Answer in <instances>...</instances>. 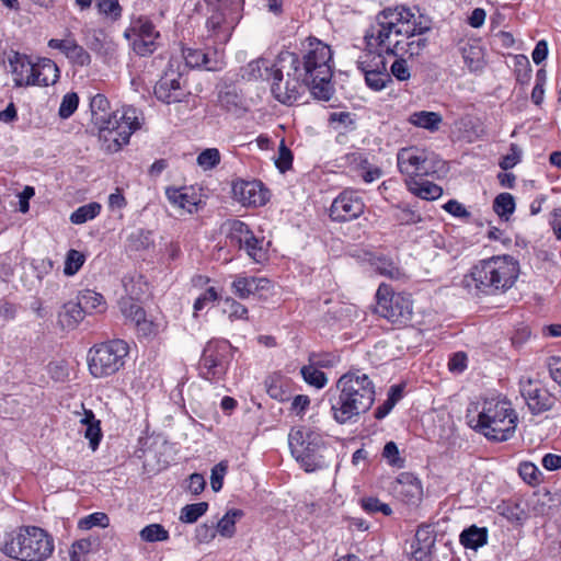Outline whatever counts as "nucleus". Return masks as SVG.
Instances as JSON below:
<instances>
[{"label":"nucleus","instance_id":"a18cd8bd","mask_svg":"<svg viewBox=\"0 0 561 561\" xmlns=\"http://www.w3.org/2000/svg\"><path fill=\"white\" fill-rule=\"evenodd\" d=\"M84 261L85 256L81 252L73 249L69 250L65 261L64 273L68 276L75 275L81 268Z\"/></svg>","mask_w":561,"mask_h":561},{"label":"nucleus","instance_id":"aec40b11","mask_svg":"<svg viewBox=\"0 0 561 561\" xmlns=\"http://www.w3.org/2000/svg\"><path fill=\"white\" fill-rule=\"evenodd\" d=\"M136 28L137 35L133 42L135 53L140 56L153 53L157 48L156 39L159 37L154 25L149 20L139 19Z\"/></svg>","mask_w":561,"mask_h":561},{"label":"nucleus","instance_id":"4be33fe9","mask_svg":"<svg viewBox=\"0 0 561 561\" xmlns=\"http://www.w3.org/2000/svg\"><path fill=\"white\" fill-rule=\"evenodd\" d=\"M393 490L396 496L405 504L416 505L422 500V485L412 474H402Z\"/></svg>","mask_w":561,"mask_h":561},{"label":"nucleus","instance_id":"5701e85b","mask_svg":"<svg viewBox=\"0 0 561 561\" xmlns=\"http://www.w3.org/2000/svg\"><path fill=\"white\" fill-rule=\"evenodd\" d=\"M10 66L14 76L15 87L34 85V62L30 57L15 53L10 58Z\"/></svg>","mask_w":561,"mask_h":561},{"label":"nucleus","instance_id":"7ed1b4c3","mask_svg":"<svg viewBox=\"0 0 561 561\" xmlns=\"http://www.w3.org/2000/svg\"><path fill=\"white\" fill-rule=\"evenodd\" d=\"M92 123L99 129L100 139L108 151H118L129 142L133 133L141 127V113L134 106L110 112V102L103 94H96L90 102Z\"/></svg>","mask_w":561,"mask_h":561},{"label":"nucleus","instance_id":"0eeeda50","mask_svg":"<svg viewBox=\"0 0 561 561\" xmlns=\"http://www.w3.org/2000/svg\"><path fill=\"white\" fill-rule=\"evenodd\" d=\"M517 413L505 400H484L477 419L469 420L471 427L490 440L505 442L513 437L517 427Z\"/></svg>","mask_w":561,"mask_h":561},{"label":"nucleus","instance_id":"cd10ccee","mask_svg":"<svg viewBox=\"0 0 561 561\" xmlns=\"http://www.w3.org/2000/svg\"><path fill=\"white\" fill-rule=\"evenodd\" d=\"M420 179L421 178L405 180V185L412 194L426 201H434L442 196L443 188L440 186L433 182Z\"/></svg>","mask_w":561,"mask_h":561},{"label":"nucleus","instance_id":"c85d7f7f","mask_svg":"<svg viewBox=\"0 0 561 561\" xmlns=\"http://www.w3.org/2000/svg\"><path fill=\"white\" fill-rule=\"evenodd\" d=\"M182 54L186 66L190 68L204 67L209 71L220 69L219 62L217 60H213L210 56L202 49L184 48Z\"/></svg>","mask_w":561,"mask_h":561},{"label":"nucleus","instance_id":"774afa93","mask_svg":"<svg viewBox=\"0 0 561 561\" xmlns=\"http://www.w3.org/2000/svg\"><path fill=\"white\" fill-rule=\"evenodd\" d=\"M547 367L549 369L550 377L559 386H561V357L552 356L548 358Z\"/></svg>","mask_w":561,"mask_h":561},{"label":"nucleus","instance_id":"9d476101","mask_svg":"<svg viewBox=\"0 0 561 561\" xmlns=\"http://www.w3.org/2000/svg\"><path fill=\"white\" fill-rule=\"evenodd\" d=\"M288 444L291 455L307 472L316 471L324 466V459L320 455L323 439L319 433L306 427L293 428L288 435Z\"/></svg>","mask_w":561,"mask_h":561},{"label":"nucleus","instance_id":"f257e3e1","mask_svg":"<svg viewBox=\"0 0 561 561\" xmlns=\"http://www.w3.org/2000/svg\"><path fill=\"white\" fill-rule=\"evenodd\" d=\"M376 26L366 32L368 46L376 41L377 46L385 47L386 55L410 57L419 56L427 46V39L421 37L430 31L428 25L417 23L415 14L409 8H387L376 18Z\"/></svg>","mask_w":561,"mask_h":561},{"label":"nucleus","instance_id":"49530a36","mask_svg":"<svg viewBox=\"0 0 561 561\" xmlns=\"http://www.w3.org/2000/svg\"><path fill=\"white\" fill-rule=\"evenodd\" d=\"M413 543L416 546L433 548L435 545L434 527L430 524H423L419 526Z\"/></svg>","mask_w":561,"mask_h":561},{"label":"nucleus","instance_id":"79ce46f5","mask_svg":"<svg viewBox=\"0 0 561 561\" xmlns=\"http://www.w3.org/2000/svg\"><path fill=\"white\" fill-rule=\"evenodd\" d=\"M394 218L401 225H415L423 220L421 214L409 205L398 206Z\"/></svg>","mask_w":561,"mask_h":561},{"label":"nucleus","instance_id":"6ab92c4d","mask_svg":"<svg viewBox=\"0 0 561 561\" xmlns=\"http://www.w3.org/2000/svg\"><path fill=\"white\" fill-rule=\"evenodd\" d=\"M520 393L533 414L549 411L556 402V398L547 389L530 378L520 380Z\"/></svg>","mask_w":561,"mask_h":561},{"label":"nucleus","instance_id":"2f4dec72","mask_svg":"<svg viewBox=\"0 0 561 561\" xmlns=\"http://www.w3.org/2000/svg\"><path fill=\"white\" fill-rule=\"evenodd\" d=\"M167 197L174 206L192 214L197 208V199L193 194H188L186 188H167Z\"/></svg>","mask_w":561,"mask_h":561},{"label":"nucleus","instance_id":"bf43d9fd","mask_svg":"<svg viewBox=\"0 0 561 561\" xmlns=\"http://www.w3.org/2000/svg\"><path fill=\"white\" fill-rule=\"evenodd\" d=\"M209 5L214 9L225 10V11H239L242 13L243 10V0H207Z\"/></svg>","mask_w":561,"mask_h":561},{"label":"nucleus","instance_id":"0e129e2a","mask_svg":"<svg viewBox=\"0 0 561 561\" xmlns=\"http://www.w3.org/2000/svg\"><path fill=\"white\" fill-rule=\"evenodd\" d=\"M67 58L78 66H88L91 62L89 53L78 43L75 45Z\"/></svg>","mask_w":561,"mask_h":561},{"label":"nucleus","instance_id":"f03ea898","mask_svg":"<svg viewBox=\"0 0 561 561\" xmlns=\"http://www.w3.org/2000/svg\"><path fill=\"white\" fill-rule=\"evenodd\" d=\"M331 412L334 421L345 424L353 417L366 413L375 402V385L369 376L360 370L342 375L334 389L329 391Z\"/></svg>","mask_w":561,"mask_h":561},{"label":"nucleus","instance_id":"1a4fd4ad","mask_svg":"<svg viewBox=\"0 0 561 561\" xmlns=\"http://www.w3.org/2000/svg\"><path fill=\"white\" fill-rule=\"evenodd\" d=\"M128 353V344L119 339L92 346L88 353L91 375L104 378L116 374L124 366Z\"/></svg>","mask_w":561,"mask_h":561},{"label":"nucleus","instance_id":"a878e982","mask_svg":"<svg viewBox=\"0 0 561 561\" xmlns=\"http://www.w3.org/2000/svg\"><path fill=\"white\" fill-rule=\"evenodd\" d=\"M88 47L101 56H113L116 44L103 30H92L87 37Z\"/></svg>","mask_w":561,"mask_h":561},{"label":"nucleus","instance_id":"de8ad7c7","mask_svg":"<svg viewBox=\"0 0 561 561\" xmlns=\"http://www.w3.org/2000/svg\"><path fill=\"white\" fill-rule=\"evenodd\" d=\"M360 504L363 510L370 514L379 512L382 513L385 516H389L392 514L391 507L388 504L380 502L377 497H364L360 500Z\"/></svg>","mask_w":561,"mask_h":561},{"label":"nucleus","instance_id":"72a5a7b5","mask_svg":"<svg viewBox=\"0 0 561 561\" xmlns=\"http://www.w3.org/2000/svg\"><path fill=\"white\" fill-rule=\"evenodd\" d=\"M488 531L485 528H479L477 526H470L465 529L460 535V542L463 547L469 549H477L486 543Z\"/></svg>","mask_w":561,"mask_h":561},{"label":"nucleus","instance_id":"e2e57ef3","mask_svg":"<svg viewBox=\"0 0 561 561\" xmlns=\"http://www.w3.org/2000/svg\"><path fill=\"white\" fill-rule=\"evenodd\" d=\"M262 70H264L265 72L271 70L268 60H266L264 58H260V59L251 61L248 65L249 79L262 78L263 77Z\"/></svg>","mask_w":561,"mask_h":561},{"label":"nucleus","instance_id":"8fccbe9b","mask_svg":"<svg viewBox=\"0 0 561 561\" xmlns=\"http://www.w3.org/2000/svg\"><path fill=\"white\" fill-rule=\"evenodd\" d=\"M79 98L77 93L71 92L64 95L58 114L61 118H69L78 108Z\"/></svg>","mask_w":561,"mask_h":561},{"label":"nucleus","instance_id":"680f3d73","mask_svg":"<svg viewBox=\"0 0 561 561\" xmlns=\"http://www.w3.org/2000/svg\"><path fill=\"white\" fill-rule=\"evenodd\" d=\"M519 476L529 484L538 481L540 474L538 468L531 462H523L518 468Z\"/></svg>","mask_w":561,"mask_h":561},{"label":"nucleus","instance_id":"c03bdc74","mask_svg":"<svg viewBox=\"0 0 561 561\" xmlns=\"http://www.w3.org/2000/svg\"><path fill=\"white\" fill-rule=\"evenodd\" d=\"M220 106L228 112H238L242 107V98L234 90H226L219 94Z\"/></svg>","mask_w":561,"mask_h":561},{"label":"nucleus","instance_id":"3c124183","mask_svg":"<svg viewBox=\"0 0 561 561\" xmlns=\"http://www.w3.org/2000/svg\"><path fill=\"white\" fill-rule=\"evenodd\" d=\"M308 360L317 368H331L339 362V357L333 353H311Z\"/></svg>","mask_w":561,"mask_h":561},{"label":"nucleus","instance_id":"423d86ee","mask_svg":"<svg viewBox=\"0 0 561 561\" xmlns=\"http://www.w3.org/2000/svg\"><path fill=\"white\" fill-rule=\"evenodd\" d=\"M54 538L38 526H20L7 538L1 551L18 561H45L54 552Z\"/></svg>","mask_w":561,"mask_h":561},{"label":"nucleus","instance_id":"9b49d317","mask_svg":"<svg viewBox=\"0 0 561 561\" xmlns=\"http://www.w3.org/2000/svg\"><path fill=\"white\" fill-rule=\"evenodd\" d=\"M440 163L435 153L416 146L401 148L397 153V165L405 180L432 175Z\"/></svg>","mask_w":561,"mask_h":561},{"label":"nucleus","instance_id":"c756f323","mask_svg":"<svg viewBox=\"0 0 561 561\" xmlns=\"http://www.w3.org/2000/svg\"><path fill=\"white\" fill-rule=\"evenodd\" d=\"M460 50L463 61L470 71L477 72L484 68V54L482 47L479 44L465 43Z\"/></svg>","mask_w":561,"mask_h":561},{"label":"nucleus","instance_id":"4c0bfd02","mask_svg":"<svg viewBox=\"0 0 561 561\" xmlns=\"http://www.w3.org/2000/svg\"><path fill=\"white\" fill-rule=\"evenodd\" d=\"M300 374L308 385L313 386L317 389L323 388L328 382L325 374L321 371L320 368H317L311 364L302 366Z\"/></svg>","mask_w":561,"mask_h":561},{"label":"nucleus","instance_id":"39448f33","mask_svg":"<svg viewBox=\"0 0 561 561\" xmlns=\"http://www.w3.org/2000/svg\"><path fill=\"white\" fill-rule=\"evenodd\" d=\"M308 41V48L302 59L299 58L297 70L305 78V84L314 98L329 101L334 93L331 82L333 72L330 65L332 51L330 46L317 38H309Z\"/></svg>","mask_w":561,"mask_h":561},{"label":"nucleus","instance_id":"a211bd4d","mask_svg":"<svg viewBox=\"0 0 561 561\" xmlns=\"http://www.w3.org/2000/svg\"><path fill=\"white\" fill-rule=\"evenodd\" d=\"M365 209L363 199L353 191L342 192L330 207V218L334 221H351L358 218Z\"/></svg>","mask_w":561,"mask_h":561},{"label":"nucleus","instance_id":"4d7b16f0","mask_svg":"<svg viewBox=\"0 0 561 561\" xmlns=\"http://www.w3.org/2000/svg\"><path fill=\"white\" fill-rule=\"evenodd\" d=\"M92 541L89 539H80L72 543L69 557L70 561H81L82 556L90 552Z\"/></svg>","mask_w":561,"mask_h":561},{"label":"nucleus","instance_id":"09e8293b","mask_svg":"<svg viewBox=\"0 0 561 561\" xmlns=\"http://www.w3.org/2000/svg\"><path fill=\"white\" fill-rule=\"evenodd\" d=\"M220 162V153L216 148H208L203 150L197 157V163L204 170H210L218 165Z\"/></svg>","mask_w":561,"mask_h":561},{"label":"nucleus","instance_id":"13d9d810","mask_svg":"<svg viewBox=\"0 0 561 561\" xmlns=\"http://www.w3.org/2000/svg\"><path fill=\"white\" fill-rule=\"evenodd\" d=\"M382 456L386 458L391 466L402 468L404 460L399 457V448L394 442H388L382 450Z\"/></svg>","mask_w":561,"mask_h":561},{"label":"nucleus","instance_id":"6e6552de","mask_svg":"<svg viewBox=\"0 0 561 561\" xmlns=\"http://www.w3.org/2000/svg\"><path fill=\"white\" fill-rule=\"evenodd\" d=\"M299 56L293 51H280L275 64L271 67L272 85L271 91L274 98L283 104L295 103L301 91L307 88L305 78L297 70Z\"/></svg>","mask_w":561,"mask_h":561},{"label":"nucleus","instance_id":"4468645a","mask_svg":"<svg viewBox=\"0 0 561 561\" xmlns=\"http://www.w3.org/2000/svg\"><path fill=\"white\" fill-rule=\"evenodd\" d=\"M227 242L230 247L244 250L247 255L255 263L267 260V252L263 248V239L254 236L247 224L240 220H231L227 224Z\"/></svg>","mask_w":561,"mask_h":561},{"label":"nucleus","instance_id":"338daca9","mask_svg":"<svg viewBox=\"0 0 561 561\" xmlns=\"http://www.w3.org/2000/svg\"><path fill=\"white\" fill-rule=\"evenodd\" d=\"M216 536V529L214 524L207 525L202 524L195 529V538L199 543H206L213 540Z\"/></svg>","mask_w":561,"mask_h":561},{"label":"nucleus","instance_id":"473e14b6","mask_svg":"<svg viewBox=\"0 0 561 561\" xmlns=\"http://www.w3.org/2000/svg\"><path fill=\"white\" fill-rule=\"evenodd\" d=\"M77 299L81 304L84 312H103L106 309V301L104 297L91 289H83L79 291Z\"/></svg>","mask_w":561,"mask_h":561},{"label":"nucleus","instance_id":"052dcab7","mask_svg":"<svg viewBox=\"0 0 561 561\" xmlns=\"http://www.w3.org/2000/svg\"><path fill=\"white\" fill-rule=\"evenodd\" d=\"M390 71L391 75L396 77L399 81L409 80L411 77L408 62L403 58L394 60V62L390 67Z\"/></svg>","mask_w":561,"mask_h":561},{"label":"nucleus","instance_id":"5fc2aeb1","mask_svg":"<svg viewBox=\"0 0 561 561\" xmlns=\"http://www.w3.org/2000/svg\"><path fill=\"white\" fill-rule=\"evenodd\" d=\"M225 306L224 311L230 319H247L248 309L242 304L232 298H226Z\"/></svg>","mask_w":561,"mask_h":561},{"label":"nucleus","instance_id":"20e7f679","mask_svg":"<svg viewBox=\"0 0 561 561\" xmlns=\"http://www.w3.org/2000/svg\"><path fill=\"white\" fill-rule=\"evenodd\" d=\"M519 264L511 255H495L477 262L462 278V286L476 296H496L516 283Z\"/></svg>","mask_w":561,"mask_h":561},{"label":"nucleus","instance_id":"a19ab883","mask_svg":"<svg viewBox=\"0 0 561 561\" xmlns=\"http://www.w3.org/2000/svg\"><path fill=\"white\" fill-rule=\"evenodd\" d=\"M80 423L85 426L84 437L89 440V446L92 450L99 447L102 439L101 422L85 421L83 417Z\"/></svg>","mask_w":561,"mask_h":561},{"label":"nucleus","instance_id":"58836bf2","mask_svg":"<svg viewBox=\"0 0 561 561\" xmlns=\"http://www.w3.org/2000/svg\"><path fill=\"white\" fill-rule=\"evenodd\" d=\"M139 536L146 542L167 541L169 531L161 524H150L140 530Z\"/></svg>","mask_w":561,"mask_h":561},{"label":"nucleus","instance_id":"864d4df0","mask_svg":"<svg viewBox=\"0 0 561 561\" xmlns=\"http://www.w3.org/2000/svg\"><path fill=\"white\" fill-rule=\"evenodd\" d=\"M275 165L279 172L285 173L293 165V153L289 148L282 140L278 147V157L275 160Z\"/></svg>","mask_w":561,"mask_h":561},{"label":"nucleus","instance_id":"69168bd1","mask_svg":"<svg viewBox=\"0 0 561 561\" xmlns=\"http://www.w3.org/2000/svg\"><path fill=\"white\" fill-rule=\"evenodd\" d=\"M227 472V465L219 462L211 469L210 485L215 492L222 488L224 477Z\"/></svg>","mask_w":561,"mask_h":561},{"label":"nucleus","instance_id":"b1692460","mask_svg":"<svg viewBox=\"0 0 561 561\" xmlns=\"http://www.w3.org/2000/svg\"><path fill=\"white\" fill-rule=\"evenodd\" d=\"M34 85L48 87L55 84L59 79L57 65L48 58H41L34 62Z\"/></svg>","mask_w":561,"mask_h":561},{"label":"nucleus","instance_id":"ddd939ff","mask_svg":"<svg viewBox=\"0 0 561 561\" xmlns=\"http://www.w3.org/2000/svg\"><path fill=\"white\" fill-rule=\"evenodd\" d=\"M231 344L227 340L209 341L198 363L202 378L218 382L224 379L230 362Z\"/></svg>","mask_w":561,"mask_h":561},{"label":"nucleus","instance_id":"ea45409f","mask_svg":"<svg viewBox=\"0 0 561 561\" xmlns=\"http://www.w3.org/2000/svg\"><path fill=\"white\" fill-rule=\"evenodd\" d=\"M208 510L206 502L187 504L181 510L180 520L183 523H195Z\"/></svg>","mask_w":561,"mask_h":561},{"label":"nucleus","instance_id":"603ef678","mask_svg":"<svg viewBox=\"0 0 561 561\" xmlns=\"http://www.w3.org/2000/svg\"><path fill=\"white\" fill-rule=\"evenodd\" d=\"M110 525V518L105 513L96 512L80 519L79 528L91 529L94 526L105 528Z\"/></svg>","mask_w":561,"mask_h":561},{"label":"nucleus","instance_id":"412c9836","mask_svg":"<svg viewBox=\"0 0 561 561\" xmlns=\"http://www.w3.org/2000/svg\"><path fill=\"white\" fill-rule=\"evenodd\" d=\"M365 41H367L365 38ZM373 45L368 46V42H366L367 48L364 50V53L359 56L357 59V68L363 72L366 73L367 71H386L387 70V62L385 59V47L377 46L376 41L371 39Z\"/></svg>","mask_w":561,"mask_h":561},{"label":"nucleus","instance_id":"bb28decb","mask_svg":"<svg viewBox=\"0 0 561 561\" xmlns=\"http://www.w3.org/2000/svg\"><path fill=\"white\" fill-rule=\"evenodd\" d=\"M84 309L78 299L77 301H68L58 313V323L62 329L73 330L84 319Z\"/></svg>","mask_w":561,"mask_h":561},{"label":"nucleus","instance_id":"e433bc0d","mask_svg":"<svg viewBox=\"0 0 561 561\" xmlns=\"http://www.w3.org/2000/svg\"><path fill=\"white\" fill-rule=\"evenodd\" d=\"M493 210L502 218L507 220L515 210V201L512 194L501 193L493 202Z\"/></svg>","mask_w":561,"mask_h":561},{"label":"nucleus","instance_id":"f8f14e48","mask_svg":"<svg viewBox=\"0 0 561 561\" xmlns=\"http://www.w3.org/2000/svg\"><path fill=\"white\" fill-rule=\"evenodd\" d=\"M376 312L396 325H407L413 314L410 296L394 294L390 286L381 284L376 293Z\"/></svg>","mask_w":561,"mask_h":561},{"label":"nucleus","instance_id":"f3484780","mask_svg":"<svg viewBox=\"0 0 561 561\" xmlns=\"http://www.w3.org/2000/svg\"><path fill=\"white\" fill-rule=\"evenodd\" d=\"M233 198L247 207H260L265 205L268 199V190L257 180H236L232 182Z\"/></svg>","mask_w":561,"mask_h":561},{"label":"nucleus","instance_id":"6e6d98bb","mask_svg":"<svg viewBox=\"0 0 561 561\" xmlns=\"http://www.w3.org/2000/svg\"><path fill=\"white\" fill-rule=\"evenodd\" d=\"M522 159V149L516 144H511L510 153L504 156L500 161V167L502 170H510L514 168Z\"/></svg>","mask_w":561,"mask_h":561},{"label":"nucleus","instance_id":"dca6fc26","mask_svg":"<svg viewBox=\"0 0 561 561\" xmlns=\"http://www.w3.org/2000/svg\"><path fill=\"white\" fill-rule=\"evenodd\" d=\"M241 18L242 13L239 11H225L213 8V12L206 22L209 36L214 37L215 43L226 44Z\"/></svg>","mask_w":561,"mask_h":561},{"label":"nucleus","instance_id":"2eb2a0df","mask_svg":"<svg viewBox=\"0 0 561 561\" xmlns=\"http://www.w3.org/2000/svg\"><path fill=\"white\" fill-rule=\"evenodd\" d=\"M187 94L188 92L183 84L182 73L173 69V65L170 64L154 85L156 98L163 103L171 104L183 101Z\"/></svg>","mask_w":561,"mask_h":561},{"label":"nucleus","instance_id":"7c9ffc66","mask_svg":"<svg viewBox=\"0 0 561 561\" xmlns=\"http://www.w3.org/2000/svg\"><path fill=\"white\" fill-rule=\"evenodd\" d=\"M408 122L415 127L435 133L439 129L443 117L439 113L436 112L419 111L412 113L409 116Z\"/></svg>","mask_w":561,"mask_h":561},{"label":"nucleus","instance_id":"37998d69","mask_svg":"<svg viewBox=\"0 0 561 561\" xmlns=\"http://www.w3.org/2000/svg\"><path fill=\"white\" fill-rule=\"evenodd\" d=\"M366 84L375 90L380 91L386 88V85L391 82V76L386 71H367L364 73Z\"/></svg>","mask_w":561,"mask_h":561},{"label":"nucleus","instance_id":"393cba45","mask_svg":"<svg viewBox=\"0 0 561 561\" xmlns=\"http://www.w3.org/2000/svg\"><path fill=\"white\" fill-rule=\"evenodd\" d=\"M268 279L262 277L237 276L231 284L232 291L240 299H247L259 290L265 289Z\"/></svg>","mask_w":561,"mask_h":561},{"label":"nucleus","instance_id":"f704fd0d","mask_svg":"<svg viewBox=\"0 0 561 561\" xmlns=\"http://www.w3.org/2000/svg\"><path fill=\"white\" fill-rule=\"evenodd\" d=\"M243 512L240 510H229L217 523V531L224 537H232L236 533V522L241 518Z\"/></svg>","mask_w":561,"mask_h":561},{"label":"nucleus","instance_id":"c9c22d12","mask_svg":"<svg viewBox=\"0 0 561 561\" xmlns=\"http://www.w3.org/2000/svg\"><path fill=\"white\" fill-rule=\"evenodd\" d=\"M101 211V205L96 202L77 208L70 216V221L75 225H82L88 220L95 218Z\"/></svg>","mask_w":561,"mask_h":561}]
</instances>
